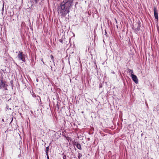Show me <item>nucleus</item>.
Masks as SVG:
<instances>
[{"mask_svg":"<svg viewBox=\"0 0 159 159\" xmlns=\"http://www.w3.org/2000/svg\"><path fill=\"white\" fill-rule=\"evenodd\" d=\"M74 3H75V6L78 3L76 0H63L61 2L57 7V11L59 15L62 18H64L70 12Z\"/></svg>","mask_w":159,"mask_h":159,"instance_id":"obj_1","label":"nucleus"},{"mask_svg":"<svg viewBox=\"0 0 159 159\" xmlns=\"http://www.w3.org/2000/svg\"><path fill=\"white\" fill-rule=\"evenodd\" d=\"M141 27V22L139 20L135 24L133 25L132 29L137 34L138 32L140 30Z\"/></svg>","mask_w":159,"mask_h":159,"instance_id":"obj_2","label":"nucleus"},{"mask_svg":"<svg viewBox=\"0 0 159 159\" xmlns=\"http://www.w3.org/2000/svg\"><path fill=\"white\" fill-rule=\"evenodd\" d=\"M3 77H2L1 79H0V89H3L4 90H7L8 85L6 84V82L3 80Z\"/></svg>","mask_w":159,"mask_h":159,"instance_id":"obj_3","label":"nucleus"},{"mask_svg":"<svg viewBox=\"0 0 159 159\" xmlns=\"http://www.w3.org/2000/svg\"><path fill=\"white\" fill-rule=\"evenodd\" d=\"M16 53H18L17 58L19 60H20L24 62L26 61L25 60V55L23 54L22 52L20 51L16 52Z\"/></svg>","mask_w":159,"mask_h":159,"instance_id":"obj_4","label":"nucleus"},{"mask_svg":"<svg viewBox=\"0 0 159 159\" xmlns=\"http://www.w3.org/2000/svg\"><path fill=\"white\" fill-rule=\"evenodd\" d=\"M129 71H131L130 76L132 78L133 80L136 84L138 83V80L137 76L133 74V70L129 69Z\"/></svg>","mask_w":159,"mask_h":159,"instance_id":"obj_5","label":"nucleus"},{"mask_svg":"<svg viewBox=\"0 0 159 159\" xmlns=\"http://www.w3.org/2000/svg\"><path fill=\"white\" fill-rule=\"evenodd\" d=\"M154 17L156 19L158 20V11L157 8L155 7L154 9Z\"/></svg>","mask_w":159,"mask_h":159,"instance_id":"obj_6","label":"nucleus"},{"mask_svg":"<svg viewBox=\"0 0 159 159\" xmlns=\"http://www.w3.org/2000/svg\"><path fill=\"white\" fill-rule=\"evenodd\" d=\"M38 1V0H30V2L31 3L32 6L36 5Z\"/></svg>","mask_w":159,"mask_h":159,"instance_id":"obj_7","label":"nucleus"},{"mask_svg":"<svg viewBox=\"0 0 159 159\" xmlns=\"http://www.w3.org/2000/svg\"><path fill=\"white\" fill-rule=\"evenodd\" d=\"M49 149V146H48L45 149V152L46 153V154H48V151Z\"/></svg>","mask_w":159,"mask_h":159,"instance_id":"obj_8","label":"nucleus"},{"mask_svg":"<svg viewBox=\"0 0 159 159\" xmlns=\"http://www.w3.org/2000/svg\"><path fill=\"white\" fill-rule=\"evenodd\" d=\"M76 147L78 149L80 150L81 149V147L80 144L79 143L77 144L76 145Z\"/></svg>","mask_w":159,"mask_h":159,"instance_id":"obj_9","label":"nucleus"},{"mask_svg":"<svg viewBox=\"0 0 159 159\" xmlns=\"http://www.w3.org/2000/svg\"><path fill=\"white\" fill-rule=\"evenodd\" d=\"M82 157V155L80 154V153H78V157L79 158V159H80V157Z\"/></svg>","mask_w":159,"mask_h":159,"instance_id":"obj_10","label":"nucleus"},{"mask_svg":"<svg viewBox=\"0 0 159 159\" xmlns=\"http://www.w3.org/2000/svg\"><path fill=\"white\" fill-rule=\"evenodd\" d=\"M51 59L52 60V61H53V58H54L53 56L52 55H51Z\"/></svg>","mask_w":159,"mask_h":159,"instance_id":"obj_11","label":"nucleus"},{"mask_svg":"<svg viewBox=\"0 0 159 159\" xmlns=\"http://www.w3.org/2000/svg\"><path fill=\"white\" fill-rule=\"evenodd\" d=\"M63 159H66V156L65 155H64L63 156Z\"/></svg>","mask_w":159,"mask_h":159,"instance_id":"obj_12","label":"nucleus"},{"mask_svg":"<svg viewBox=\"0 0 159 159\" xmlns=\"http://www.w3.org/2000/svg\"><path fill=\"white\" fill-rule=\"evenodd\" d=\"M46 156H47V158L48 159H49V156H48V154H46Z\"/></svg>","mask_w":159,"mask_h":159,"instance_id":"obj_13","label":"nucleus"},{"mask_svg":"<svg viewBox=\"0 0 159 159\" xmlns=\"http://www.w3.org/2000/svg\"><path fill=\"white\" fill-rule=\"evenodd\" d=\"M9 107L8 106H7L6 107V108H7V109H8Z\"/></svg>","mask_w":159,"mask_h":159,"instance_id":"obj_14","label":"nucleus"},{"mask_svg":"<svg viewBox=\"0 0 159 159\" xmlns=\"http://www.w3.org/2000/svg\"><path fill=\"white\" fill-rule=\"evenodd\" d=\"M59 41H60V42H61V43H62V40L60 39V40H59Z\"/></svg>","mask_w":159,"mask_h":159,"instance_id":"obj_15","label":"nucleus"},{"mask_svg":"<svg viewBox=\"0 0 159 159\" xmlns=\"http://www.w3.org/2000/svg\"><path fill=\"white\" fill-rule=\"evenodd\" d=\"M2 73H1L0 72V77H1V78L2 77V75H1V74H2Z\"/></svg>","mask_w":159,"mask_h":159,"instance_id":"obj_16","label":"nucleus"},{"mask_svg":"<svg viewBox=\"0 0 159 159\" xmlns=\"http://www.w3.org/2000/svg\"><path fill=\"white\" fill-rule=\"evenodd\" d=\"M43 58H42L41 59V61L43 62Z\"/></svg>","mask_w":159,"mask_h":159,"instance_id":"obj_17","label":"nucleus"},{"mask_svg":"<svg viewBox=\"0 0 159 159\" xmlns=\"http://www.w3.org/2000/svg\"><path fill=\"white\" fill-rule=\"evenodd\" d=\"M115 20H116V23H117V21L116 20V19H115Z\"/></svg>","mask_w":159,"mask_h":159,"instance_id":"obj_18","label":"nucleus"},{"mask_svg":"<svg viewBox=\"0 0 159 159\" xmlns=\"http://www.w3.org/2000/svg\"><path fill=\"white\" fill-rule=\"evenodd\" d=\"M129 72H130L131 73V71H129Z\"/></svg>","mask_w":159,"mask_h":159,"instance_id":"obj_19","label":"nucleus"},{"mask_svg":"<svg viewBox=\"0 0 159 159\" xmlns=\"http://www.w3.org/2000/svg\"><path fill=\"white\" fill-rule=\"evenodd\" d=\"M43 64H44V62H43Z\"/></svg>","mask_w":159,"mask_h":159,"instance_id":"obj_20","label":"nucleus"},{"mask_svg":"<svg viewBox=\"0 0 159 159\" xmlns=\"http://www.w3.org/2000/svg\"><path fill=\"white\" fill-rule=\"evenodd\" d=\"M37 80V81H38V79H37V80Z\"/></svg>","mask_w":159,"mask_h":159,"instance_id":"obj_21","label":"nucleus"},{"mask_svg":"<svg viewBox=\"0 0 159 159\" xmlns=\"http://www.w3.org/2000/svg\"><path fill=\"white\" fill-rule=\"evenodd\" d=\"M2 121H4V120L3 119H2Z\"/></svg>","mask_w":159,"mask_h":159,"instance_id":"obj_22","label":"nucleus"},{"mask_svg":"<svg viewBox=\"0 0 159 159\" xmlns=\"http://www.w3.org/2000/svg\"><path fill=\"white\" fill-rule=\"evenodd\" d=\"M105 33L107 34V32L106 31H105Z\"/></svg>","mask_w":159,"mask_h":159,"instance_id":"obj_23","label":"nucleus"}]
</instances>
